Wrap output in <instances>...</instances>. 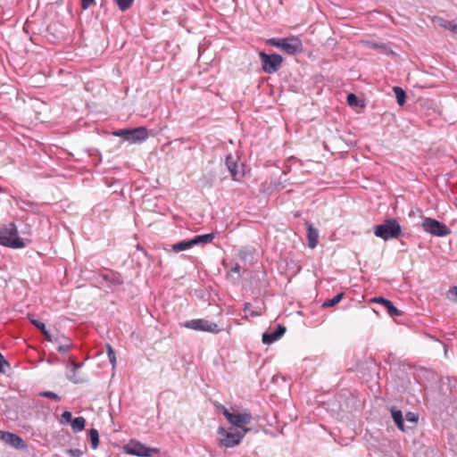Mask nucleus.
I'll list each match as a JSON object with an SVG mask.
<instances>
[{"mask_svg": "<svg viewBox=\"0 0 457 457\" xmlns=\"http://www.w3.org/2000/svg\"><path fill=\"white\" fill-rule=\"evenodd\" d=\"M347 103L350 104V105H357L358 104V98L357 96L351 93L347 96Z\"/></svg>", "mask_w": 457, "mask_h": 457, "instance_id": "f704fd0d", "label": "nucleus"}, {"mask_svg": "<svg viewBox=\"0 0 457 457\" xmlns=\"http://www.w3.org/2000/svg\"><path fill=\"white\" fill-rule=\"evenodd\" d=\"M220 411L228 422L237 428V430H244V428H247L246 425H248L253 419L251 412L248 411L239 412L233 410V411H229L227 408L221 406Z\"/></svg>", "mask_w": 457, "mask_h": 457, "instance_id": "20e7f679", "label": "nucleus"}, {"mask_svg": "<svg viewBox=\"0 0 457 457\" xmlns=\"http://www.w3.org/2000/svg\"><path fill=\"white\" fill-rule=\"evenodd\" d=\"M123 450L128 454L141 457H149L152 455V453L156 452L155 449L149 448L136 440H130L127 445H124Z\"/></svg>", "mask_w": 457, "mask_h": 457, "instance_id": "0eeeda50", "label": "nucleus"}, {"mask_svg": "<svg viewBox=\"0 0 457 457\" xmlns=\"http://www.w3.org/2000/svg\"><path fill=\"white\" fill-rule=\"evenodd\" d=\"M406 420L413 424L417 423L418 421V415L413 412H408L406 414Z\"/></svg>", "mask_w": 457, "mask_h": 457, "instance_id": "4c0bfd02", "label": "nucleus"}, {"mask_svg": "<svg viewBox=\"0 0 457 457\" xmlns=\"http://www.w3.org/2000/svg\"><path fill=\"white\" fill-rule=\"evenodd\" d=\"M215 237L213 233L198 235L190 239L192 247L198 245H206L211 243Z\"/></svg>", "mask_w": 457, "mask_h": 457, "instance_id": "dca6fc26", "label": "nucleus"}, {"mask_svg": "<svg viewBox=\"0 0 457 457\" xmlns=\"http://www.w3.org/2000/svg\"><path fill=\"white\" fill-rule=\"evenodd\" d=\"M24 204H26L27 205H33V204L30 202H24Z\"/></svg>", "mask_w": 457, "mask_h": 457, "instance_id": "37998d69", "label": "nucleus"}, {"mask_svg": "<svg viewBox=\"0 0 457 457\" xmlns=\"http://www.w3.org/2000/svg\"><path fill=\"white\" fill-rule=\"evenodd\" d=\"M106 349H107V355H108L109 361L112 363V368H114L116 365L115 352L110 345H106Z\"/></svg>", "mask_w": 457, "mask_h": 457, "instance_id": "cd10ccee", "label": "nucleus"}, {"mask_svg": "<svg viewBox=\"0 0 457 457\" xmlns=\"http://www.w3.org/2000/svg\"><path fill=\"white\" fill-rule=\"evenodd\" d=\"M240 265L238 263H236L230 270L231 272L239 273L240 272Z\"/></svg>", "mask_w": 457, "mask_h": 457, "instance_id": "79ce46f5", "label": "nucleus"}, {"mask_svg": "<svg viewBox=\"0 0 457 457\" xmlns=\"http://www.w3.org/2000/svg\"><path fill=\"white\" fill-rule=\"evenodd\" d=\"M0 245L12 248H22L25 246L24 242L18 235L14 223H9L0 228Z\"/></svg>", "mask_w": 457, "mask_h": 457, "instance_id": "7ed1b4c3", "label": "nucleus"}, {"mask_svg": "<svg viewBox=\"0 0 457 457\" xmlns=\"http://www.w3.org/2000/svg\"><path fill=\"white\" fill-rule=\"evenodd\" d=\"M446 297L449 301L457 303V287H452L447 291Z\"/></svg>", "mask_w": 457, "mask_h": 457, "instance_id": "bb28decb", "label": "nucleus"}, {"mask_svg": "<svg viewBox=\"0 0 457 457\" xmlns=\"http://www.w3.org/2000/svg\"><path fill=\"white\" fill-rule=\"evenodd\" d=\"M148 138V130L145 127L129 129L128 141L131 144L144 142Z\"/></svg>", "mask_w": 457, "mask_h": 457, "instance_id": "9d476101", "label": "nucleus"}, {"mask_svg": "<svg viewBox=\"0 0 457 457\" xmlns=\"http://www.w3.org/2000/svg\"><path fill=\"white\" fill-rule=\"evenodd\" d=\"M183 326L193 330L209 332L212 334H218L220 331L216 323L204 319L187 320L183 324Z\"/></svg>", "mask_w": 457, "mask_h": 457, "instance_id": "423d86ee", "label": "nucleus"}, {"mask_svg": "<svg viewBox=\"0 0 457 457\" xmlns=\"http://www.w3.org/2000/svg\"><path fill=\"white\" fill-rule=\"evenodd\" d=\"M192 248L190 239L178 242L171 245V250L174 253H179Z\"/></svg>", "mask_w": 457, "mask_h": 457, "instance_id": "6ab92c4d", "label": "nucleus"}, {"mask_svg": "<svg viewBox=\"0 0 457 457\" xmlns=\"http://www.w3.org/2000/svg\"><path fill=\"white\" fill-rule=\"evenodd\" d=\"M1 439L16 449H24L27 446L21 436L11 432H3Z\"/></svg>", "mask_w": 457, "mask_h": 457, "instance_id": "9b49d317", "label": "nucleus"}, {"mask_svg": "<svg viewBox=\"0 0 457 457\" xmlns=\"http://www.w3.org/2000/svg\"><path fill=\"white\" fill-rule=\"evenodd\" d=\"M286 332V328L278 325L276 329L271 332H266L262 335V342L265 345H270L279 339Z\"/></svg>", "mask_w": 457, "mask_h": 457, "instance_id": "f8f14e48", "label": "nucleus"}, {"mask_svg": "<svg viewBox=\"0 0 457 457\" xmlns=\"http://www.w3.org/2000/svg\"><path fill=\"white\" fill-rule=\"evenodd\" d=\"M344 293H339L335 295L332 299H328L322 303L323 308L332 307L337 304L343 298Z\"/></svg>", "mask_w": 457, "mask_h": 457, "instance_id": "4be33fe9", "label": "nucleus"}, {"mask_svg": "<svg viewBox=\"0 0 457 457\" xmlns=\"http://www.w3.org/2000/svg\"><path fill=\"white\" fill-rule=\"evenodd\" d=\"M440 26L454 32V33H457V21H441V22L439 23Z\"/></svg>", "mask_w": 457, "mask_h": 457, "instance_id": "a878e982", "label": "nucleus"}, {"mask_svg": "<svg viewBox=\"0 0 457 457\" xmlns=\"http://www.w3.org/2000/svg\"><path fill=\"white\" fill-rule=\"evenodd\" d=\"M307 237L309 247L315 248L318 245L319 231L310 223L307 224Z\"/></svg>", "mask_w": 457, "mask_h": 457, "instance_id": "2eb2a0df", "label": "nucleus"}, {"mask_svg": "<svg viewBox=\"0 0 457 457\" xmlns=\"http://www.w3.org/2000/svg\"><path fill=\"white\" fill-rule=\"evenodd\" d=\"M89 436L91 440V445L93 449H96L99 445V434L96 428H91L89 430Z\"/></svg>", "mask_w": 457, "mask_h": 457, "instance_id": "b1692460", "label": "nucleus"}, {"mask_svg": "<svg viewBox=\"0 0 457 457\" xmlns=\"http://www.w3.org/2000/svg\"><path fill=\"white\" fill-rule=\"evenodd\" d=\"M249 431L250 428L237 430L233 428H224L220 427L217 431L219 445L225 448L237 446Z\"/></svg>", "mask_w": 457, "mask_h": 457, "instance_id": "f257e3e1", "label": "nucleus"}, {"mask_svg": "<svg viewBox=\"0 0 457 457\" xmlns=\"http://www.w3.org/2000/svg\"><path fill=\"white\" fill-rule=\"evenodd\" d=\"M115 2L118 8L121 12H125L132 6L134 0H115Z\"/></svg>", "mask_w": 457, "mask_h": 457, "instance_id": "393cba45", "label": "nucleus"}, {"mask_svg": "<svg viewBox=\"0 0 457 457\" xmlns=\"http://www.w3.org/2000/svg\"><path fill=\"white\" fill-rule=\"evenodd\" d=\"M259 57L263 71L269 74L278 71L283 62L282 56L278 54H268L264 52H260Z\"/></svg>", "mask_w": 457, "mask_h": 457, "instance_id": "39448f33", "label": "nucleus"}, {"mask_svg": "<svg viewBox=\"0 0 457 457\" xmlns=\"http://www.w3.org/2000/svg\"><path fill=\"white\" fill-rule=\"evenodd\" d=\"M102 278L106 282L114 286H120L123 284V278L120 274L110 271L102 275Z\"/></svg>", "mask_w": 457, "mask_h": 457, "instance_id": "f3484780", "label": "nucleus"}, {"mask_svg": "<svg viewBox=\"0 0 457 457\" xmlns=\"http://www.w3.org/2000/svg\"><path fill=\"white\" fill-rule=\"evenodd\" d=\"M30 322L38 328L41 332L46 329V326L43 322L39 321L38 320L30 319Z\"/></svg>", "mask_w": 457, "mask_h": 457, "instance_id": "72a5a7b5", "label": "nucleus"}, {"mask_svg": "<svg viewBox=\"0 0 457 457\" xmlns=\"http://www.w3.org/2000/svg\"><path fill=\"white\" fill-rule=\"evenodd\" d=\"M268 44L281 49L282 45H283V38L282 39L270 38L268 40Z\"/></svg>", "mask_w": 457, "mask_h": 457, "instance_id": "473e14b6", "label": "nucleus"}, {"mask_svg": "<svg viewBox=\"0 0 457 457\" xmlns=\"http://www.w3.org/2000/svg\"><path fill=\"white\" fill-rule=\"evenodd\" d=\"M373 302L378 303L382 304L383 306H385L386 305L385 302H389V300L385 299L383 297H377V298L373 299Z\"/></svg>", "mask_w": 457, "mask_h": 457, "instance_id": "a19ab883", "label": "nucleus"}, {"mask_svg": "<svg viewBox=\"0 0 457 457\" xmlns=\"http://www.w3.org/2000/svg\"><path fill=\"white\" fill-rule=\"evenodd\" d=\"M94 4L95 0H81V8L83 10H87Z\"/></svg>", "mask_w": 457, "mask_h": 457, "instance_id": "58836bf2", "label": "nucleus"}, {"mask_svg": "<svg viewBox=\"0 0 457 457\" xmlns=\"http://www.w3.org/2000/svg\"><path fill=\"white\" fill-rule=\"evenodd\" d=\"M72 415L71 411H65L61 415V423L66 424L71 420Z\"/></svg>", "mask_w": 457, "mask_h": 457, "instance_id": "7c9ffc66", "label": "nucleus"}, {"mask_svg": "<svg viewBox=\"0 0 457 457\" xmlns=\"http://www.w3.org/2000/svg\"><path fill=\"white\" fill-rule=\"evenodd\" d=\"M393 91L395 95L396 101H397L398 104L401 106L403 105L405 103V100H406L405 91L402 87H394Z\"/></svg>", "mask_w": 457, "mask_h": 457, "instance_id": "412c9836", "label": "nucleus"}, {"mask_svg": "<svg viewBox=\"0 0 457 457\" xmlns=\"http://www.w3.org/2000/svg\"><path fill=\"white\" fill-rule=\"evenodd\" d=\"M226 165L234 180H240L243 177V171L231 155L226 158Z\"/></svg>", "mask_w": 457, "mask_h": 457, "instance_id": "ddd939ff", "label": "nucleus"}, {"mask_svg": "<svg viewBox=\"0 0 457 457\" xmlns=\"http://www.w3.org/2000/svg\"><path fill=\"white\" fill-rule=\"evenodd\" d=\"M391 414H392V418H393L395 425L397 426V428L400 430L404 431L405 429H404L403 418L402 411L399 410L393 409L391 411Z\"/></svg>", "mask_w": 457, "mask_h": 457, "instance_id": "a211bd4d", "label": "nucleus"}, {"mask_svg": "<svg viewBox=\"0 0 457 457\" xmlns=\"http://www.w3.org/2000/svg\"><path fill=\"white\" fill-rule=\"evenodd\" d=\"M422 226L427 232L437 237L450 234V229L445 224L430 218H426Z\"/></svg>", "mask_w": 457, "mask_h": 457, "instance_id": "6e6552de", "label": "nucleus"}, {"mask_svg": "<svg viewBox=\"0 0 457 457\" xmlns=\"http://www.w3.org/2000/svg\"><path fill=\"white\" fill-rule=\"evenodd\" d=\"M112 135L115 137H122L123 139L128 141V137L129 135V129L115 130L112 132Z\"/></svg>", "mask_w": 457, "mask_h": 457, "instance_id": "c85d7f7f", "label": "nucleus"}, {"mask_svg": "<svg viewBox=\"0 0 457 457\" xmlns=\"http://www.w3.org/2000/svg\"><path fill=\"white\" fill-rule=\"evenodd\" d=\"M281 49L288 54H295L296 53L302 52L303 44L302 41L295 37L283 38V45Z\"/></svg>", "mask_w": 457, "mask_h": 457, "instance_id": "1a4fd4ad", "label": "nucleus"}, {"mask_svg": "<svg viewBox=\"0 0 457 457\" xmlns=\"http://www.w3.org/2000/svg\"><path fill=\"white\" fill-rule=\"evenodd\" d=\"M385 303H386V305L384 307L386 308V310L387 311V313L391 317L400 316L402 314V312L393 304V303L391 301L385 302Z\"/></svg>", "mask_w": 457, "mask_h": 457, "instance_id": "5701e85b", "label": "nucleus"}, {"mask_svg": "<svg viewBox=\"0 0 457 457\" xmlns=\"http://www.w3.org/2000/svg\"><path fill=\"white\" fill-rule=\"evenodd\" d=\"M374 235L385 241L396 239L402 236V228L395 219H386L373 228Z\"/></svg>", "mask_w": 457, "mask_h": 457, "instance_id": "f03ea898", "label": "nucleus"}, {"mask_svg": "<svg viewBox=\"0 0 457 457\" xmlns=\"http://www.w3.org/2000/svg\"><path fill=\"white\" fill-rule=\"evenodd\" d=\"M81 363L71 361V370L67 374V378L74 384L83 383L85 379L77 374V370L81 367Z\"/></svg>", "mask_w": 457, "mask_h": 457, "instance_id": "4468645a", "label": "nucleus"}, {"mask_svg": "<svg viewBox=\"0 0 457 457\" xmlns=\"http://www.w3.org/2000/svg\"><path fill=\"white\" fill-rule=\"evenodd\" d=\"M4 365H8V362L5 361V359L0 353V371H4Z\"/></svg>", "mask_w": 457, "mask_h": 457, "instance_id": "ea45409f", "label": "nucleus"}, {"mask_svg": "<svg viewBox=\"0 0 457 457\" xmlns=\"http://www.w3.org/2000/svg\"><path fill=\"white\" fill-rule=\"evenodd\" d=\"M67 340V343L66 344H62V345H60L58 346V351L61 353H66L70 351L71 347V344L70 343L69 339H66Z\"/></svg>", "mask_w": 457, "mask_h": 457, "instance_id": "2f4dec72", "label": "nucleus"}, {"mask_svg": "<svg viewBox=\"0 0 457 457\" xmlns=\"http://www.w3.org/2000/svg\"><path fill=\"white\" fill-rule=\"evenodd\" d=\"M40 395L46 397V398H50L55 402H59L61 400V397L58 395H56L55 393L51 392V391L42 392V393H40Z\"/></svg>", "mask_w": 457, "mask_h": 457, "instance_id": "c756f323", "label": "nucleus"}, {"mask_svg": "<svg viewBox=\"0 0 457 457\" xmlns=\"http://www.w3.org/2000/svg\"><path fill=\"white\" fill-rule=\"evenodd\" d=\"M86 420L83 417H77L71 421V428L74 432H80L84 429Z\"/></svg>", "mask_w": 457, "mask_h": 457, "instance_id": "aec40b11", "label": "nucleus"}, {"mask_svg": "<svg viewBox=\"0 0 457 457\" xmlns=\"http://www.w3.org/2000/svg\"><path fill=\"white\" fill-rule=\"evenodd\" d=\"M67 453L71 457H80L83 452L79 449H69L67 450Z\"/></svg>", "mask_w": 457, "mask_h": 457, "instance_id": "c9c22d12", "label": "nucleus"}, {"mask_svg": "<svg viewBox=\"0 0 457 457\" xmlns=\"http://www.w3.org/2000/svg\"><path fill=\"white\" fill-rule=\"evenodd\" d=\"M42 334L45 336V338L49 342H58L57 338H54L53 336L50 334V332L46 328L44 331H42Z\"/></svg>", "mask_w": 457, "mask_h": 457, "instance_id": "e433bc0d", "label": "nucleus"}]
</instances>
